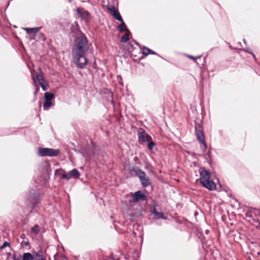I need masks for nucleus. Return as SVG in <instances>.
<instances>
[{"mask_svg": "<svg viewBox=\"0 0 260 260\" xmlns=\"http://www.w3.org/2000/svg\"><path fill=\"white\" fill-rule=\"evenodd\" d=\"M187 56L188 58L192 59L193 60H196V59H199L201 57V56H197L195 57V56L190 55H187Z\"/></svg>", "mask_w": 260, "mask_h": 260, "instance_id": "c85d7f7f", "label": "nucleus"}, {"mask_svg": "<svg viewBox=\"0 0 260 260\" xmlns=\"http://www.w3.org/2000/svg\"><path fill=\"white\" fill-rule=\"evenodd\" d=\"M195 135L197 137V140L199 142L205 141L204 134L203 131L195 132Z\"/></svg>", "mask_w": 260, "mask_h": 260, "instance_id": "a211bd4d", "label": "nucleus"}, {"mask_svg": "<svg viewBox=\"0 0 260 260\" xmlns=\"http://www.w3.org/2000/svg\"><path fill=\"white\" fill-rule=\"evenodd\" d=\"M199 131H203V128L201 123H195V132H198Z\"/></svg>", "mask_w": 260, "mask_h": 260, "instance_id": "b1692460", "label": "nucleus"}, {"mask_svg": "<svg viewBox=\"0 0 260 260\" xmlns=\"http://www.w3.org/2000/svg\"><path fill=\"white\" fill-rule=\"evenodd\" d=\"M259 215L260 216V211H259Z\"/></svg>", "mask_w": 260, "mask_h": 260, "instance_id": "58836bf2", "label": "nucleus"}, {"mask_svg": "<svg viewBox=\"0 0 260 260\" xmlns=\"http://www.w3.org/2000/svg\"><path fill=\"white\" fill-rule=\"evenodd\" d=\"M24 244L25 246H28L29 244V242L28 240L24 242Z\"/></svg>", "mask_w": 260, "mask_h": 260, "instance_id": "72a5a7b5", "label": "nucleus"}, {"mask_svg": "<svg viewBox=\"0 0 260 260\" xmlns=\"http://www.w3.org/2000/svg\"><path fill=\"white\" fill-rule=\"evenodd\" d=\"M39 84L43 91H46L47 90L46 86L43 84V82L40 83Z\"/></svg>", "mask_w": 260, "mask_h": 260, "instance_id": "7c9ffc66", "label": "nucleus"}, {"mask_svg": "<svg viewBox=\"0 0 260 260\" xmlns=\"http://www.w3.org/2000/svg\"><path fill=\"white\" fill-rule=\"evenodd\" d=\"M32 79H33V80H34V82H36V80H35V78H34V77H32Z\"/></svg>", "mask_w": 260, "mask_h": 260, "instance_id": "c9c22d12", "label": "nucleus"}, {"mask_svg": "<svg viewBox=\"0 0 260 260\" xmlns=\"http://www.w3.org/2000/svg\"><path fill=\"white\" fill-rule=\"evenodd\" d=\"M143 54L145 56H147L149 54H156V53L154 51L147 47H144Z\"/></svg>", "mask_w": 260, "mask_h": 260, "instance_id": "4be33fe9", "label": "nucleus"}, {"mask_svg": "<svg viewBox=\"0 0 260 260\" xmlns=\"http://www.w3.org/2000/svg\"><path fill=\"white\" fill-rule=\"evenodd\" d=\"M88 41L85 35L82 34L74 41L72 48V56L77 68L84 69L87 64V59L85 56L88 50Z\"/></svg>", "mask_w": 260, "mask_h": 260, "instance_id": "f257e3e1", "label": "nucleus"}, {"mask_svg": "<svg viewBox=\"0 0 260 260\" xmlns=\"http://www.w3.org/2000/svg\"><path fill=\"white\" fill-rule=\"evenodd\" d=\"M131 172H134L139 179L146 176L145 172L139 168H133L131 170Z\"/></svg>", "mask_w": 260, "mask_h": 260, "instance_id": "ddd939ff", "label": "nucleus"}, {"mask_svg": "<svg viewBox=\"0 0 260 260\" xmlns=\"http://www.w3.org/2000/svg\"><path fill=\"white\" fill-rule=\"evenodd\" d=\"M76 12L78 17L86 22H88L91 18L90 13L83 8H78Z\"/></svg>", "mask_w": 260, "mask_h": 260, "instance_id": "7ed1b4c3", "label": "nucleus"}, {"mask_svg": "<svg viewBox=\"0 0 260 260\" xmlns=\"http://www.w3.org/2000/svg\"><path fill=\"white\" fill-rule=\"evenodd\" d=\"M70 29L72 32L75 33L77 35L79 34H81V35L82 34L80 30L79 25L77 22H75L72 24Z\"/></svg>", "mask_w": 260, "mask_h": 260, "instance_id": "4468645a", "label": "nucleus"}, {"mask_svg": "<svg viewBox=\"0 0 260 260\" xmlns=\"http://www.w3.org/2000/svg\"><path fill=\"white\" fill-rule=\"evenodd\" d=\"M31 232L35 235H37L40 232L39 226L38 224H35L31 229Z\"/></svg>", "mask_w": 260, "mask_h": 260, "instance_id": "5701e85b", "label": "nucleus"}, {"mask_svg": "<svg viewBox=\"0 0 260 260\" xmlns=\"http://www.w3.org/2000/svg\"><path fill=\"white\" fill-rule=\"evenodd\" d=\"M29 200L32 207L35 208L40 203L38 193L34 190L31 191L29 196Z\"/></svg>", "mask_w": 260, "mask_h": 260, "instance_id": "0eeeda50", "label": "nucleus"}, {"mask_svg": "<svg viewBox=\"0 0 260 260\" xmlns=\"http://www.w3.org/2000/svg\"><path fill=\"white\" fill-rule=\"evenodd\" d=\"M41 27H32V28H24V30H25L28 34H36L41 29Z\"/></svg>", "mask_w": 260, "mask_h": 260, "instance_id": "2eb2a0df", "label": "nucleus"}, {"mask_svg": "<svg viewBox=\"0 0 260 260\" xmlns=\"http://www.w3.org/2000/svg\"><path fill=\"white\" fill-rule=\"evenodd\" d=\"M63 172L64 173L61 175V178L62 179H66L68 181L71 179V177L75 179H78L80 176V172L76 169H74L72 170L69 171L68 172V174H67L64 171Z\"/></svg>", "mask_w": 260, "mask_h": 260, "instance_id": "39448f33", "label": "nucleus"}, {"mask_svg": "<svg viewBox=\"0 0 260 260\" xmlns=\"http://www.w3.org/2000/svg\"><path fill=\"white\" fill-rule=\"evenodd\" d=\"M131 197L132 201L134 203H137L140 201H145L147 200L146 196L141 190L136 191L132 195Z\"/></svg>", "mask_w": 260, "mask_h": 260, "instance_id": "423d86ee", "label": "nucleus"}, {"mask_svg": "<svg viewBox=\"0 0 260 260\" xmlns=\"http://www.w3.org/2000/svg\"><path fill=\"white\" fill-rule=\"evenodd\" d=\"M139 139L143 142H149L151 137L142 128H140L138 132Z\"/></svg>", "mask_w": 260, "mask_h": 260, "instance_id": "6e6552de", "label": "nucleus"}, {"mask_svg": "<svg viewBox=\"0 0 260 260\" xmlns=\"http://www.w3.org/2000/svg\"><path fill=\"white\" fill-rule=\"evenodd\" d=\"M201 184L203 185V186L209 189V190H213L216 189V186L215 183L210 179L209 180L204 181L202 182Z\"/></svg>", "mask_w": 260, "mask_h": 260, "instance_id": "9b49d317", "label": "nucleus"}, {"mask_svg": "<svg viewBox=\"0 0 260 260\" xmlns=\"http://www.w3.org/2000/svg\"><path fill=\"white\" fill-rule=\"evenodd\" d=\"M22 260H34V256L29 252L24 253Z\"/></svg>", "mask_w": 260, "mask_h": 260, "instance_id": "412c9836", "label": "nucleus"}, {"mask_svg": "<svg viewBox=\"0 0 260 260\" xmlns=\"http://www.w3.org/2000/svg\"><path fill=\"white\" fill-rule=\"evenodd\" d=\"M200 183L205 180H209L210 179V173L209 172L205 169H203L200 173Z\"/></svg>", "mask_w": 260, "mask_h": 260, "instance_id": "f8f14e48", "label": "nucleus"}, {"mask_svg": "<svg viewBox=\"0 0 260 260\" xmlns=\"http://www.w3.org/2000/svg\"><path fill=\"white\" fill-rule=\"evenodd\" d=\"M32 255L34 256V260H44L41 250L38 252H34Z\"/></svg>", "mask_w": 260, "mask_h": 260, "instance_id": "f3484780", "label": "nucleus"}, {"mask_svg": "<svg viewBox=\"0 0 260 260\" xmlns=\"http://www.w3.org/2000/svg\"><path fill=\"white\" fill-rule=\"evenodd\" d=\"M54 98V95L52 93L46 92L44 94V101L45 102L43 105V109L44 110H46L48 108L51 107L52 106V100Z\"/></svg>", "mask_w": 260, "mask_h": 260, "instance_id": "20e7f679", "label": "nucleus"}, {"mask_svg": "<svg viewBox=\"0 0 260 260\" xmlns=\"http://www.w3.org/2000/svg\"><path fill=\"white\" fill-rule=\"evenodd\" d=\"M130 47H131V48H133V46L132 45H130Z\"/></svg>", "mask_w": 260, "mask_h": 260, "instance_id": "e433bc0d", "label": "nucleus"}, {"mask_svg": "<svg viewBox=\"0 0 260 260\" xmlns=\"http://www.w3.org/2000/svg\"><path fill=\"white\" fill-rule=\"evenodd\" d=\"M148 148L149 150H151L153 149L154 146H155V143L153 141H149L148 142Z\"/></svg>", "mask_w": 260, "mask_h": 260, "instance_id": "bb28decb", "label": "nucleus"}, {"mask_svg": "<svg viewBox=\"0 0 260 260\" xmlns=\"http://www.w3.org/2000/svg\"><path fill=\"white\" fill-rule=\"evenodd\" d=\"M120 78V79H121V77L120 76H117V78Z\"/></svg>", "mask_w": 260, "mask_h": 260, "instance_id": "4c0bfd02", "label": "nucleus"}, {"mask_svg": "<svg viewBox=\"0 0 260 260\" xmlns=\"http://www.w3.org/2000/svg\"><path fill=\"white\" fill-rule=\"evenodd\" d=\"M130 35H131V32L129 30V29H126L125 34L121 37L120 42L122 43L126 42L129 40Z\"/></svg>", "mask_w": 260, "mask_h": 260, "instance_id": "aec40b11", "label": "nucleus"}, {"mask_svg": "<svg viewBox=\"0 0 260 260\" xmlns=\"http://www.w3.org/2000/svg\"><path fill=\"white\" fill-rule=\"evenodd\" d=\"M60 153L59 149H54L49 148H39V155L40 156H56Z\"/></svg>", "mask_w": 260, "mask_h": 260, "instance_id": "f03ea898", "label": "nucleus"}, {"mask_svg": "<svg viewBox=\"0 0 260 260\" xmlns=\"http://www.w3.org/2000/svg\"><path fill=\"white\" fill-rule=\"evenodd\" d=\"M157 206L156 204L153 205V209L150 211L151 214L154 215V218L156 220L159 219H167V217L165 216L162 212H159L156 210Z\"/></svg>", "mask_w": 260, "mask_h": 260, "instance_id": "1a4fd4ad", "label": "nucleus"}, {"mask_svg": "<svg viewBox=\"0 0 260 260\" xmlns=\"http://www.w3.org/2000/svg\"><path fill=\"white\" fill-rule=\"evenodd\" d=\"M201 144V149L203 151H205L206 149H207V144L205 142V141H204L203 142L202 141L201 142H199Z\"/></svg>", "mask_w": 260, "mask_h": 260, "instance_id": "a878e982", "label": "nucleus"}, {"mask_svg": "<svg viewBox=\"0 0 260 260\" xmlns=\"http://www.w3.org/2000/svg\"><path fill=\"white\" fill-rule=\"evenodd\" d=\"M121 23L118 26L117 29L119 31V32H122L123 31L126 32V30L128 29L126 28V24L124 22L122 18H121V20L119 21Z\"/></svg>", "mask_w": 260, "mask_h": 260, "instance_id": "6ab92c4d", "label": "nucleus"}, {"mask_svg": "<svg viewBox=\"0 0 260 260\" xmlns=\"http://www.w3.org/2000/svg\"><path fill=\"white\" fill-rule=\"evenodd\" d=\"M245 51L246 52L252 54L253 55V57L255 58V55L253 53V52L251 51V50L250 48H247V49H245Z\"/></svg>", "mask_w": 260, "mask_h": 260, "instance_id": "c756f323", "label": "nucleus"}, {"mask_svg": "<svg viewBox=\"0 0 260 260\" xmlns=\"http://www.w3.org/2000/svg\"><path fill=\"white\" fill-rule=\"evenodd\" d=\"M36 78H37V80H38L39 83H43L44 81L43 77V75H42L41 72H40V73L37 74Z\"/></svg>", "mask_w": 260, "mask_h": 260, "instance_id": "393cba45", "label": "nucleus"}, {"mask_svg": "<svg viewBox=\"0 0 260 260\" xmlns=\"http://www.w3.org/2000/svg\"><path fill=\"white\" fill-rule=\"evenodd\" d=\"M134 43L138 46H139V43H137L136 41H134Z\"/></svg>", "mask_w": 260, "mask_h": 260, "instance_id": "f704fd0d", "label": "nucleus"}, {"mask_svg": "<svg viewBox=\"0 0 260 260\" xmlns=\"http://www.w3.org/2000/svg\"><path fill=\"white\" fill-rule=\"evenodd\" d=\"M257 222L258 223V225L256 226V228L257 229H260V221L257 219Z\"/></svg>", "mask_w": 260, "mask_h": 260, "instance_id": "2f4dec72", "label": "nucleus"}, {"mask_svg": "<svg viewBox=\"0 0 260 260\" xmlns=\"http://www.w3.org/2000/svg\"><path fill=\"white\" fill-rule=\"evenodd\" d=\"M9 245H10V243L7 241H5L4 242L3 244L1 246V248L4 249L6 247L9 246Z\"/></svg>", "mask_w": 260, "mask_h": 260, "instance_id": "cd10ccee", "label": "nucleus"}, {"mask_svg": "<svg viewBox=\"0 0 260 260\" xmlns=\"http://www.w3.org/2000/svg\"><path fill=\"white\" fill-rule=\"evenodd\" d=\"M108 10L114 18L118 21L121 20V16L117 10L116 9L114 6H111L108 7Z\"/></svg>", "mask_w": 260, "mask_h": 260, "instance_id": "9d476101", "label": "nucleus"}, {"mask_svg": "<svg viewBox=\"0 0 260 260\" xmlns=\"http://www.w3.org/2000/svg\"><path fill=\"white\" fill-rule=\"evenodd\" d=\"M39 35L41 36V37L42 38L43 40H45V38L44 37V34L43 33H40Z\"/></svg>", "mask_w": 260, "mask_h": 260, "instance_id": "473e14b6", "label": "nucleus"}, {"mask_svg": "<svg viewBox=\"0 0 260 260\" xmlns=\"http://www.w3.org/2000/svg\"><path fill=\"white\" fill-rule=\"evenodd\" d=\"M141 184L143 187H147L151 184L150 179L146 177V176L140 179Z\"/></svg>", "mask_w": 260, "mask_h": 260, "instance_id": "dca6fc26", "label": "nucleus"}]
</instances>
